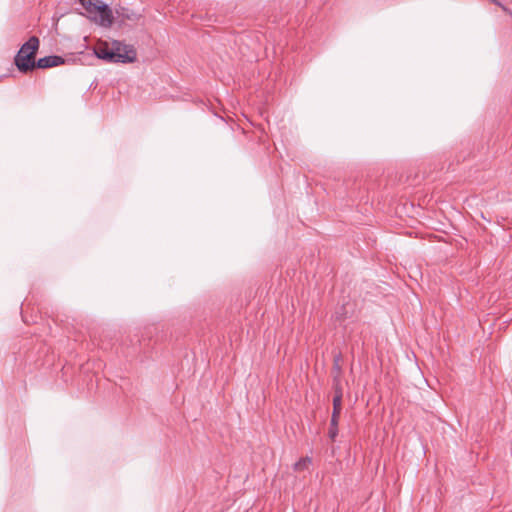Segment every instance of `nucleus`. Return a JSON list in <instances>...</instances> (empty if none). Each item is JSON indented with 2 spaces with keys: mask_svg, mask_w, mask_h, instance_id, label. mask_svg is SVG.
Here are the masks:
<instances>
[{
  "mask_svg": "<svg viewBox=\"0 0 512 512\" xmlns=\"http://www.w3.org/2000/svg\"><path fill=\"white\" fill-rule=\"evenodd\" d=\"M40 41L38 37L31 36L25 42L14 57V64L21 73H28L35 69V57L38 52Z\"/></svg>",
  "mask_w": 512,
  "mask_h": 512,
  "instance_id": "f257e3e1",
  "label": "nucleus"
},
{
  "mask_svg": "<svg viewBox=\"0 0 512 512\" xmlns=\"http://www.w3.org/2000/svg\"><path fill=\"white\" fill-rule=\"evenodd\" d=\"M86 11V16L102 27H110L113 24L111 8L101 0H79Z\"/></svg>",
  "mask_w": 512,
  "mask_h": 512,
  "instance_id": "f03ea898",
  "label": "nucleus"
},
{
  "mask_svg": "<svg viewBox=\"0 0 512 512\" xmlns=\"http://www.w3.org/2000/svg\"><path fill=\"white\" fill-rule=\"evenodd\" d=\"M136 59L137 52L133 45L114 40L111 43V49L102 60L107 63H133Z\"/></svg>",
  "mask_w": 512,
  "mask_h": 512,
  "instance_id": "7ed1b4c3",
  "label": "nucleus"
},
{
  "mask_svg": "<svg viewBox=\"0 0 512 512\" xmlns=\"http://www.w3.org/2000/svg\"><path fill=\"white\" fill-rule=\"evenodd\" d=\"M65 60L61 56L50 55L40 58L35 63V68L47 69L64 64Z\"/></svg>",
  "mask_w": 512,
  "mask_h": 512,
  "instance_id": "20e7f679",
  "label": "nucleus"
},
{
  "mask_svg": "<svg viewBox=\"0 0 512 512\" xmlns=\"http://www.w3.org/2000/svg\"><path fill=\"white\" fill-rule=\"evenodd\" d=\"M342 410V390L337 388L333 397V411L331 420H338Z\"/></svg>",
  "mask_w": 512,
  "mask_h": 512,
  "instance_id": "39448f33",
  "label": "nucleus"
},
{
  "mask_svg": "<svg viewBox=\"0 0 512 512\" xmlns=\"http://www.w3.org/2000/svg\"><path fill=\"white\" fill-rule=\"evenodd\" d=\"M110 49H111V46L109 45L108 42L101 41L94 47V54L96 55L97 58L102 60Z\"/></svg>",
  "mask_w": 512,
  "mask_h": 512,
  "instance_id": "423d86ee",
  "label": "nucleus"
},
{
  "mask_svg": "<svg viewBox=\"0 0 512 512\" xmlns=\"http://www.w3.org/2000/svg\"><path fill=\"white\" fill-rule=\"evenodd\" d=\"M312 462V459L310 457H303L300 458L295 464H294V470L295 471H303L305 470Z\"/></svg>",
  "mask_w": 512,
  "mask_h": 512,
  "instance_id": "0eeeda50",
  "label": "nucleus"
},
{
  "mask_svg": "<svg viewBox=\"0 0 512 512\" xmlns=\"http://www.w3.org/2000/svg\"><path fill=\"white\" fill-rule=\"evenodd\" d=\"M338 424H339L338 420H330V427H329L328 435L332 441H334L338 435Z\"/></svg>",
  "mask_w": 512,
  "mask_h": 512,
  "instance_id": "6e6552de",
  "label": "nucleus"
},
{
  "mask_svg": "<svg viewBox=\"0 0 512 512\" xmlns=\"http://www.w3.org/2000/svg\"><path fill=\"white\" fill-rule=\"evenodd\" d=\"M491 2H493L494 4L500 6L504 11H507V8L501 4V2L499 0H490Z\"/></svg>",
  "mask_w": 512,
  "mask_h": 512,
  "instance_id": "1a4fd4ad",
  "label": "nucleus"
}]
</instances>
